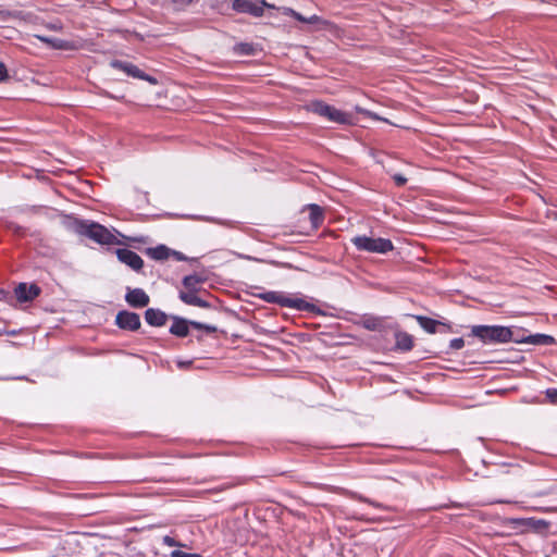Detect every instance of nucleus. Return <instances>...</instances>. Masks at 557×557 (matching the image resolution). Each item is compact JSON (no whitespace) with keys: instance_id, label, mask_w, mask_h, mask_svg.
<instances>
[{"instance_id":"nucleus-32","label":"nucleus","mask_w":557,"mask_h":557,"mask_svg":"<svg viewBox=\"0 0 557 557\" xmlns=\"http://www.w3.org/2000/svg\"><path fill=\"white\" fill-rule=\"evenodd\" d=\"M465 346L463 338H455L450 342V348H462Z\"/></svg>"},{"instance_id":"nucleus-37","label":"nucleus","mask_w":557,"mask_h":557,"mask_svg":"<svg viewBox=\"0 0 557 557\" xmlns=\"http://www.w3.org/2000/svg\"><path fill=\"white\" fill-rule=\"evenodd\" d=\"M133 242H136V243H141V244H146L148 242V237H132L129 238Z\"/></svg>"},{"instance_id":"nucleus-23","label":"nucleus","mask_w":557,"mask_h":557,"mask_svg":"<svg viewBox=\"0 0 557 557\" xmlns=\"http://www.w3.org/2000/svg\"><path fill=\"white\" fill-rule=\"evenodd\" d=\"M203 282L205 278L197 274L187 275L183 278V285L188 292H197V285Z\"/></svg>"},{"instance_id":"nucleus-35","label":"nucleus","mask_w":557,"mask_h":557,"mask_svg":"<svg viewBox=\"0 0 557 557\" xmlns=\"http://www.w3.org/2000/svg\"><path fill=\"white\" fill-rule=\"evenodd\" d=\"M10 299V293L0 288V300H9Z\"/></svg>"},{"instance_id":"nucleus-9","label":"nucleus","mask_w":557,"mask_h":557,"mask_svg":"<svg viewBox=\"0 0 557 557\" xmlns=\"http://www.w3.org/2000/svg\"><path fill=\"white\" fill-rule=\"evenodd\" d=\"M111 66L117 70L123 71L128 76H132L134 78L144 79L150 83L151 85H157L158 79L153 76H150L146 73H144L138 66H136L133 63L124 62L121 60H113L111 63Z\"/></svg>"},{"instance_id":"nucleus-24","label":"nucleus","mask_w":557,"mask_h":557,"mask_svg":"<svg viewBox=\"0 0 557 557\" xmlns=\"http://www.w3.org/2000/svg\"><path fill=\"white\" fill-rule=\"evenodd\" d=\"M308 24L315 25L318 29H326L331 26V23L318 15H311L307 20Z\"/></svg>"},{"instance_id":"nucleus-4","label":"nucleus","mask_w":557,"mask_h":557,"mask_svg":"<svg viewBox=\"0 0 557 557\" xmlns=\"http://www.w3.org/2000/svg\"><path fill=\"white\" fill-rule=\"evenodd\" d=\"M307 110L313 112L320 116L326 117L329 121L338 124L350 123V115L337 110L336 108L329 106L322 101H312L307 104Z\"/></svg>"},{"instance_id":"nucleus-11","label":"nucleus","mask_w":557,"mask_h":557,"mask_svg":"<svg viewBox=\"0 0 557 557\" xmlns=\"http://www.w3.org/2000/svg\"><path fill=\"white\" fill-rule=\"evenodd\" d=\"M115 323L120 329L135 331L140 327V318L135 312L123 310L116 314Z\"/></svg>"},{"instance_id":"nucleus-14","label":"nucleus","mask_w":557,"mask_h":557,"mask_svg":"<svg viewBox=\"0 0 557 557\" xmlns=\"http://www.w3.org/2000/svg\"><path fill=\"white\" fill-rule=\"evenodd\" d=\"M509 523L513 527H530L536 531L544 530L548 522L536 518H510Z\"/></svg>"},{"instance_id":"nucleus-19","label":"nucleus","mask_w":557,"mask_h":557,"mask_svg":"<svg viewBox=\"0 0 557 557\" xmlns=\"http://www.w3.org/2000/svg\"><path fill=\"white\" fill-rule=\"evenodd\" d=\"M306 209L309 211V219L313 228H318L324 220L323 209L315 203L308 205Z\"/></svg>"},{"instance_id":"nucleus-2","label":"nucleus","mask_w":557,"mask_h":557,"mask_svg":"<svg viewBox=\"0 0 557 557\" xmlns=\"http://www.w3.org/2000/svg\"><path fill=\"white\" fill-rule=\"evenodd\" d=\"M75 230L78 234L87 236L101 245L120 244L116 237L107 227L95 222L77 221L75 223Z\"/></svg>"},{"instance_id":"nucleus-38","label":"nucleus","mask_w":557,"mask_h":557,"mask_svg":"<svg viewBox=\"0 0 557 557\" xmlns=\"http://www.w3.org/2000/svg\"><path fill=\"white\" fill-rule=\"evenodd\" d=\"M185 552L180 549H174L171 552L170 557H183Z\"/></svg>"},{"instance_id":"nucleus-28","label":"nucleus","mask_w":557,"mask_h":557,"mask_svg":"<svg viewBox=\"0 0 557 557\" xmlns=\"http://www.w3.org/2000/svg\"><path fill=\"white\" fill-rule=\"evenodd\" d=\"M352 497L355 499L359 500V502L367 503V504H369V505H371V506H373L375 508H384V506L382 504L376 503V502H374V500H372V499H370V498H368V497H366V496H363L361 494L354 493Z\"/></svg>"},{"instance_id":"nucleus-33","label":"nucleus","mask_w":557,"mask_h":557,"mask_svg":"<svg viewBox=\"0 0 557 557\" xmlns=\"http://www.w3.org/2000/svg\"><path fill=\"white\" fill-rule=\"evenodd\" d=\"M171 256L174 257L177 261H185L187 259L182 252L173 250V249H172Z\"/></svg>"},{"instance_id":"nucleus-39","label":"nucleus","mask_w":557,"mask_h":557,"mask_svg":"<svg viewBox=\"0 0 557 557\" xmlns=\"http://www.w3.org/2000/svg\"><path fill=\"white\" fill-rule=\"evenodd\" d=\"M547 396L549 398H554L557 396V389L556 388H548L547 392H546Z\"/></svg>"},{"instance_id":"nucleus-26","label":"nucleus","mask_w":557,"mask_h":557,"mask_svg":"<svg viewBox=\"0 0 557 557\" xmlns=\"http://www.w3.org/2000/svg\"><path fill=\"white\" fill-rule=\"evenodd\" d=\"M198 0H172L173 10L183 11Z\"/></svg>"},{"instance_id":"nucleus-29","label":"nucleus","mask_w":557,"mask_h":557,"mask_svg":"<svg viewBox=\"0 0 557 557\" xmlns=\"http://www.w3.org/2000/svg\"><path fill=\"white\" fill-rule=\"evenodd\" d=\"M162 543L169 547H186V544L176 541L174 537L170 535H164L162 537Z\"/></svg>"},{"instance_id":"nucleus-15","label":"nucleus","mask_w":557,"mask_h":557,"mask_svg":"<svg viewBox=\"0 0 557 557\" xmlns=\"http://www.w3.org/2000/svg\"><path fill=\"white\" fill-rule=\"evenodd\" d=\"M145 320L152 326H162L166 323L168 315L159 309L149 308L145 312Z\"/></svg>"},{"instance_id":"nucleus-27","label":"nucleus","mask_w":557,"mask_h":557,"mask_svg":"<svg viewBox=\"0 0 557 557\" xmlns=\"http://www.w3.org/2000/svg\"><path fill=\"white\" fill-rule=\"evenodd\" d=\"M356 110H357V112H359V113H361V114H363V115H366L368 117H371L373 120L384 121L386 123H391L388 120L380 116L379 114H376V113H374V112H372L370 110H367V109H363V108H360V107H357Z\"/></svg>"},{"instance_id":"nucleus-7","label":"nucleus","mask_w":557,"mask_h":557,"mask_svg":"<svg viewBox=\"0 0 557 557\" xmlns=\"http://www.w3.org/2000/svg\"><path fill=\"white\" fill-rule=\"evenodd\" d=\"M264 8L274 9L273 4H269L264 0H234L232 9L238 13H247L255 17L263 15Z\"/></svg>"},{"instance_id":"nucleus-40","label":"nucleus","mask_w":557,"mask_h":557,"mask_svg":"<svg viewBox=\"0 0 557 557\" xmlns=\"http://www.w3.org/2000/svg\"><path fill=\"white\" fill-rule=\"evenodd\" d=\"M183 557H202L200 554L196 553H184Z\"/></svg>"},{"instance_id":"nucleus-3","label":"nucleus","mask_w":557,"mask_h":557,"mask_svg":"<svg viewBox=\"0 0 557 557\" xmlns=\"http://www.w3.org/2000/svg\"><path fill=\"white\" fill-rule=\"evenodd\" d=\"M262 299L270 304H277L282 307L294 308L297 310H304L308 312H315L317 307L313 304H309L301 298H289L282 293L268 292L261 295Z\"/></svg>"},{"instance_id":"nucleus-34","label":"nucleus","mask_w":557,"mask_h":557,"mask_svg":"<svg viewBox=\"0 0 557 557\" xmlns=\"http://www.w3.org/2000/svg\"><path fill=\"white\" fill-rule=\"evenodd\" d=\"M278 10H281L284 15H290L293 17H294L295 12H296L294 9L286 8V7L280 8Z\"/></svg>"},{"instance_id":"nucleus-1","label":"nucleus","mask_w":557,"mask_h":557,"mask_svg":"<svg viewBox=\"0 0 557 557\" xmlns=\"http://www.w3.org/2000/svg\"><path fill=\"white\" fill-rule=\"evenodd\" d=\"M469 336L476 337L484 345H500L510 342L532 346L557 345L553 336L531 334L524 329L503 325H473Z\"/></svg>"},{"instance_id":"nucleus-25","label":"nucleus","mask_w":557,"mask_h":557,"mask_svg":"<svg viewBox=\"0 0 557 557\" xmlns=\"http://www.w3.org/2000/svg\"><path fill=\"white\" fill-rule=\"evenodd\" d=\"M235 52L244 55H251L255 53V47L251 44L240 42L234 47Z\"/></svg>"},{"instance_id":"nucleus-18","label":"nucleus","mask_w":557,"mask_h":557,"mask_svg":"<svg viewBox=\"0 0 557 557\" xmlns=\"http://www.w3.org/2000/svg\"><path fill=\"white\" fill-rule=\"evenodd\" d=\"M419 325L430 334H434L437 331L438 326H444L445 324L441 321L424 317V315H413Z\"/></svg>"},{"instance_id":"nucleus-12","label":"nucleus","mask_w":557,"mask_h":557,"mask_svg":"<svg viewBox=\"0 0 557 557\" xmlns=\"http://www.w3.org/2000/svg\"><path fill=\"white\" fill-rule=\"evenodd\" d=\"M116 257L117 259L132 268L134 271H139L144 267V261L139 255L136 252L126 249V248H120L116 250Z\"/></svg>"},{"instance_id":"nucleus-10","label":"nucleus","mask_w":557,"mask_h":557,"mask_svg":"<svg viewBox=\"0 0 557 557\" xmlns=\"http://www.w3.org/2000/svg\"><path fill=\"white\" fill-rule=\"evenodd\" d=\"M41 293V288L35 284L20 283L14 288V295L20 302H29L37 298Z\"/></svg>"},{"instance_id":"nucleus-5","label":"nucleus","mask_w":557,"mask_h":557,"mask_svg":"<svg viewBox=\"0 0 557 557\" xmlns=\"http://www.w3.org/2000/svg\"><path fill=\"white\" fill-rule=\"evenodd\" d=\"M351 242L358 250H364L368 252L386 253L394 249L393 243L385 238L356 236Z\"/></svg>"},{"instance_id":"nucleus-20","label":"nucleus","mask_w":557,"mask_h":557,"mask_svg":"<svg viewBox=\"0 0 557 557\" xmlns=\"http://www.w3.org/2000/svg\"><path fill=\"white\" fill-rule=\"evenodd\" d=\"M180 298L187 305L197 306L201 308L210 307V305L206 300L201 299L196 295V292H181Z\"/></svg>"},{"instance_id":"nucleus-31","label":"nucleus","mask_w":557,"mask_h":557,"mask_svg":"<svg viewBox=\"0 0 557 557\" xmlns=\"http://www.w3.org/2000/svg\"><path fill=\"white\" fill-rule=\"evenodd\" d=\"M9 77L7 67L3 63L0 62V83L7 81Z\"/></svg>"},{"instance_id":"nucleus-16","label":"nucleus","mask_w":557,"mask_h":557,"mask_svg":"<svg viewBox=\"0 0 557 557\" xmlns=\"http://www.w3.org/2000/svg\"><path fill=\"white\" fill-rule=\"evenodd\" d=\"M36 38H38L40 41L49 45L50 47H52L54 49H60V50H73V49H76V46L73 42L66 41V40H62V39H59V38H50V37L41 36V35H36Z\"/></svg>"},{"instance_id":"nucleus-30","label":"nucleus","mask_w":557,"mask_h":557,"mask_svg":"<svg viewBox=\"0 0 557 557\" xmlns=\"http://www.w3.org/2000/svg\"><path fill=\"white\" fill-rule=\"evenodd\" d=\"M393 180L397 186H403L407 183V178L403 176L401 174H395L393 176Z\"/></svg>"},{"instance_id":"nucleus-17","label":"nucleus","mask_w":557,"mask_h":557,"mask_svg":"<svg viewBox=\"0 0 557 557\" xmlns=\"http://www.w3.org/2000/svg\"><path fill=\"white\" fill-rule=\"evenodd\" d=\"M172 249L165 245H158L157 247L147 248L145 253L153 260L163 261L171 257Z\"/></svg>"},{"instance_id":"nucleus-22","label":"nucleus","mask_w":557,"mask_h":557,"mask_svg":"<svg viewBox=\"0 0 557 557\" xmlns=\"http://www.w3.org/2000/svg\"><path fill=\"white\" fill-rule=\"evenodd\" d=\"M359 324L370 331H377L383 326V320L377 317L364 315L360 319Z\"/></svg>"},{"instance_id":"nucleus-8","label":"nucleus","mask_w":557,"mask_h":557,"mask_svg":"<svg viewBox=\"0 0 557 557\" xmlns=\"http://www.w3.org/2000/svg\"><path fill=\"white\" fill-rule=\"evenodd\" d=\"M213 357L194 356L191 358H176L173 360L180 370H205L213 367Z\"/></svg>"},{"instance_id":"nucleus-21","label":"nucleus","mask_w":557,"mask_h":557,"mask_svg":"<svg viewBox=\"0 0 557 557\" xmlns=\"http://www.w3.org/2000/svg\"><path fill=\"white\" fill-rule=\"evenodd\" d=\"M396 345L395 348L407 349L412 348L414 345L413 337L407 332L397 331L395 333Z\"/></svg>"},{"instance_id":"nucleus-36","label":"nucleus","mask_w":557,"mask_h":557,"mask_svg":"<svg viewBox=\"0 0 557 557\" xmlns=\"http://www.w3.org/2000/svg\"><path fill=\"white\" fill-rule=\"evenodd\" d=\"M294 17H295L297 21L301 22V23H307V20H308V17H306V16L301 15V14H300V13H298V12H295Z\"/></svg>"},{"instance_id":"nucleus-41","label":"nucleus","mask_w":557,"mask_h":557,"mask_svg":"<svg viewBox=\"0 0 557 557\" xmlns=\"http://www.w3.org/2000/svg\"><path fill=\"white\" fill-rule=\"evenodd\" d=\"M548 494H549V491H541V492L535 493L534 495L535 496H546Z\"/></svg>"},{"instance_id":"nucleus-42","label":"nucleus","mask_w":557,"mask_h":557,"mask_svg":"<svg viewBox=\"0 0 557 557\" xmlns=\"http://www.w3.org/2000/svg\"><path fill=\"white\" fill-rule=\"evenodd\" d=\"M50 28H52V29H59V27H57L55 25L50 26Z\"/></svg>"},{"instance_id":"nucleus-13","label":"nucleus","mask_w":557,"mask_h":557,"mask_svg":"<svg viewBox=\"0 0 557 557\" xmlns=\"http://www.w3.org/2000/svg\"><path fill=\"white\" fill-rule=\"evenodd\" d=\"M125 300L133 308H144L149 304L150 298L141 288H127Z\"/></svg>"},{"instance_id":"nucleus-6","label":"nucleus","mask_w":557,"mask_h":557,"mask_svg":"<svg viewBox=\"0 0 557 557\" xmlns=\"http://www.w3.org/2000/svg\"><path fill=\"white\" fill-rule=\"evenodd\" d=\"M173 323L170 327L171 334L184 337L188 334L189 326H193L197 330H206L208 333H214L216 331L215 326L202 324L196 321H187L180 317H172Z\"/></svg>"}]
</instances>
